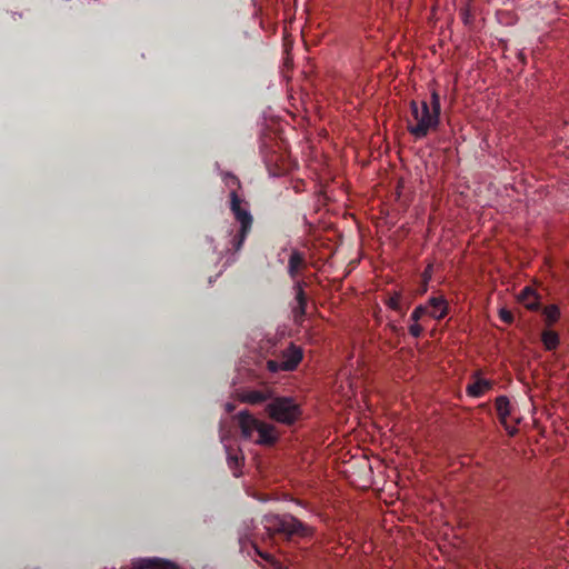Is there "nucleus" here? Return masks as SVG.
Listing matches in <instances>:
<instances>
[{
    "mask_svg": "<svg viewBox=\"0 0 569 569\" xmlns=\"http://www.w3.org/2000/svg\"><path fill=\"white\" fill-rule=\"evenodd\" d=\"M281 359L283 365V370L286 371H293L295 368L298 367L300 360H301V350L300 347L296 345H290L288 348L283 349L281 352V356L279 358Z\"/></svg>",
    "mask_w": 569,
    "mask_h": 569,
    "instance_id": "obj_7",
    "label": "nucleus"
},
{
    "mask_svg": "<svg viewBox=\"0 0 569 569\" xmlns=\"http://www.w3.org/2000/svg\"><path fill=\"white\" fill-rule=\"evenodd\" d=\"M132 569H179V567L172 561L154 557L133 560Z\"/></svg>",
    "mask_w": 569,
    "mask_h": 569,
    "instance_id": "obj_9",
    "label": "nucleus"
},
{
    "mask_svg": "<svg viewBox=\"0 0 569 569\" xmlns=\"http://www.w3.org/2000/svg\"><path fill=\"white\" fill-rule=\"evenodd\" d=\"M266 411L268 417L283 425H292L300 416L298 403L289 397L272 398L267 402Z\"/></svg>",
    "mask_w": 569,
    "mask_h": 569,
    "instance_id": "obj_5",
    "label": "nucleus"
},
{
    "mask_svg": "<svg viewBox=\"0 0 569 569\" xmlns=\"http://www.w3.org/2000/svg\"><path fill=\"white\" fill-rule=\"evenodd\" d=\"M303 264H305L303 253L298 250H293L291 256H289V261H288L289 277H291V279H296V277L298 276V271L300 270V268L303 267Z\"/></svg>",
    "mask_w": 569,
    "mask_h": 569,
    "instance_id": "obj_15",
    "label": "nucleus"
},
{
    "mask_svg": "<svg viewBox=\"0 0 569 569\" xmlns=\"http://www.w3.org/2000/svg\"><path fill=\"white\" fill-rule=\"evenodd\" d=\"M495 407H497L499 421L502 423L505 430H507L509 436H515L516 428L508 425V417L510 416L509 399L505 396H499L497 400H495Z\"/></svg>",
    "mask_w": 569,
    "mask_h": 569,
    "instance_id": "obj_8",
    "label": "nucleus"
},
{
    "mask_svg": "<svg viewBox=\"0 0 569 569\" xmlns=\"http://www.w3.org/2000/svg\"><path fill=\"white\" fill-rule=\"evenodd\" d=\"M499 318L505 323H511L513 321V315L505 308L499 309Z\"/></svg>",
    "mask_w": 569,
    "mask_h": 569,
    "instance_id": "obj_22",
    "label": "nucleus"
},
{
    "mask_svg": "<svg viewBox=\"0 0 569 569\" xmlns=\"http://www.w3.org/2000/svg\"><path fill=\"white\" fill-rule=\"evenodd\" d=\"M387 307L396 310L397 312L403 313V309L401 307V295L395 293L389 299H387Z\"/></svg>",
    "mask_w": 569,
    "mask_h": 569,
    "instance_id": "obj_19",
    "label": "nucleus"
},
{
    "mask_svg": "<svg viewBox=\"0 0 569 569\" xmlns=\"http://www.w3.org/2000/svg\"><path fill=\"white\" fill-rule=\"evenodd\" d=\"M240 548L241 552H247V556L249 557H252V555L260 557L263 561L270 563L273 569H284L281 561L273 558L272 555L258 549L256 543L249 541L248 536H240Z\"/></svg>",
    "mask_w": 569,
    "mask_h": 569,
    "instance_id": "obj_6",
    "label": "nucleus"
},
{
    "mask_svg": "<svg viewBox=\"0 0 569 569\" xmlns=\"http://www.w3.org/2000/svg\"><path fill=\"white\" fill-rule=\"evenodd\" d=\"M543 315H545L547 325H551L559 319L560 309L558 306L551 305V306L545 308Z\"/></svg>",
    "mask_w": 569,
    "mask_h": 569,
    "instance_id": "obj_18",
    "label": "nucleus"
},
{
    "mask_svg": "<svg viewBox=\"0 0 569 569\" xmlns=\"http://www.w3.org/2000/svg\"><path fill=\"white\" fill-rule=\"evenodd\" d=\"M519 301L523 302L526 308L535 309L536 307V293L530 287H525L519 295Z\"/></svg>",
    "mask_w": 569,
    "mask_h": 569,
    "instance_id": "obj_16",
    "label": "nucleus"
},
{
    "mask_svg": "<svg viewBox=\"0 0 569 569\" xmlns=\"http://www.w3.org/2000/svg\"><path fill=\"white\" fill-rule=\"evenodd\" d=\"M428 312H429V306L421 305V306L416 307V309L412 310V313H411L412 322H418V320H420L422 318V316H426V315L428 316Z\"/></svg>",
    "mask_w": 569,
    "mask_h": 569,
    "instance_id": "obj_20",
    "label": "nucleus"
},
{
    "mask_svg": "<svg viewBox=\"0 0 569 569\" xmlns=\"http://www.w3.org/2000/svg\"><path fill=\"white\" fill-rule=\"evenodd\" d=\"M492 388V383L489 380L483 378H478L472 383H469L467 387V395L472 398H479L483 396L489 389Z\"/></svg>",
    "mask_w": 569,
    "mask_h": 569,
    "instance_id": "obj_14",
    "label": "nucleus"
},
{
    "mask_svg": "<svg viewBox=\"0 0 569 569\" xmlns=\"http://www.w3.org/2000/svg\"><path fill=\"white\" fill-rule=\"evenodd\" d=\"M226 410H227V411H229V412H231V411L233 410V406H232V403L227 402V405H226Z\"/></svg>",
    "mask_w": 569,
    "mask_h": 569,
    "instance_id": "obj_25",
    "label": "nucleus"
},
{
    "mask_svg": "<svg viewBox=\"0 0 569 569\" xmlns=\"http://www.w3.org/2000/svg\"><path fill=\"white\" fill-rule=\"evenodd\" d=\"M541 341L547 350H555L556 347L559 346V335L551 330H546L543 335H541Z\"/></svg>",
    "mask_w": 569,
    "mask_h": 569,
    "instance_id": "obj_17",
    "label": "nucleus"
},
{
    "mask_svg": "<svg viewBox=\"0 0 569 569\" xmlns=\"http://www.w3.org/2000/svg\"><path fill=\"white\" fill-rule=\"evenodd\" d=\"M426 306L430 307V312H428V316L432 319L440 320L443 319V317L447 315L448 306L442 296L431 297L428 299Z\"/></svg>",
    "mask_w": 569,
    "mask_h": 569,
    "instance_id": "obj_11",
    "label": "nucleus"
},
{
    "mask_svg": "<svg viewBox=\"0 0 569 569\" xmlns=\"http://www.w3.org/2000/svg\"><path fill=\"white\" fill-rule=\"evenodd\" d=\"M409 331L412 337L418 338L422 333V327L417 322H412L409 327Z\"/></svg>",
    "mask_w": 569,
    "mask_h": 569,
    "instance_id": "obj_23",
    "label": "nucleus"
},
{
    "mask_svg": "<svg viewBox=\"0 0 569 569\" xmlns=\"http://www.w3.org/2000/svg\"><path fill=\"white\" fill-rule=\"evenodd\" d=\"M237 419L242 438L261 446H269L277 442L278 435L272 425L253 417V415L247 410L238 412Z\"/></svg>",
    "mask_w": 569,
    "mask_h": 569,
    "instance_id": "obj_3",
    "label": "nucleus"
},
{
    "mask_svg": "<svg viewBox=\"0 0 569 569\" xmlns=\"http://www.w3.org/2000/svg\"><path fill=\"white\" fill-rule=\"evenodd\" d=\"M293 290H295V302H297V306L293 307V316H295V319L298 320L303 317L305 309H306V296L303 292V282L295 281Z\"/></svg>",
    "mask_w": 569,
    "mask_h": 569,
    "instance_id": "obj_12",
    "label": "nucleus"
},
{
    "mask_svg": "<svg viewBox=\"0 0 569 569\" xmlns=\"http://www.w3.org/2000/svg\"><path fill=\"white\" fill-rule=\"evenodd\" d=\"M268 371L270 372H278V371H286L283 369L282 361L280 359H269L267 362Z\"/></svg>",
    "mask_w": 569,
    "mask_h": 569,
    "instance_id": "obj_21",
    "label": "nucleus"
},
{
    "mask_svg": "<svg viewBox=\"0 0 569 569\" xmlns=\"http://www.w3.org/2000/svg\"><path fill=\"white\" fill-rule=\"evenodd\" d=\"M411 120L407 122V130L416 139H422L429 132L437 130L439 116L441 114V99L436 90H432L430 101L411 100Z\"/></svg>",
    "mask_w": 569,
    "mask_h": 569,
    "instance_id": "obj_1",
    "label": "nucleus"
},
{
    "mask_svg": "<svg viewBox=\"0 0 569 569\" xmlns=\"http://www.w3.org/2000/svg\"><path fill=\"white\" fill-rule=\"evenodd\" d=\"M221 443L224 445L226 452H227V463H229L230 469L232 472H234V476L238 477V469L241 466V457L238 456L237 452L231 451V447L228 443V437L224 432H221L220 435Z\"/></svg>",
    "mask_w": 569,
    "mask_h": 569,
    "instance_id": "obj_13",
    "label": "nucleus"
},
{
    "mask_svg": "<svg viewBox=\"0 0 569 569\" xmlns=\"http://www.w3.org/2000/svg\"><path fill=\"white\" fill-rule=\"evenodd\" d=\"M273 397V392L270 389L261 390H246L241 393V401L250 405H258L262 402H270Z\"/></svg>",
    "mask_w": 569,
    "mask_h": 569,
    "instance_id": "obj_10",
    "label": "nucleus"
},
{
    "mask_svg": "<svg viewBox=\"0 0 569 569\" xmlns=\"http://www.w3.org/2000/svg\"><path fill=\"white\" fill-rule=\"evenodd\" d=\"M262 523L268 532H278L288 537H308L310 535L309 526L289 515H269L263 517Z\"/></svg>",
    "mask_w": 569,
    "mask_h": 569,
    "instance_id": "obj_4",
    "label": "nucleus"
},
{
    "mask_svg": "<svg viewBox=\"0 0 569 569\" xmlns=\"http://www.w3.org/2000/svg\"><path fill=\"white\" fill-rule=\"evenodd\" d=\"M462 19H463L465 23H468V21H469V12H468V10H463L462 11Z\"/></svg>",
    "mask_w": 569,
    "mask_h": 569,
    "instance_id": "obj_24",
    "label": "nucleus"
},
{
    "mask_svg": "<svg viewBox=\"0 0 569 569\" xmlns=\"http://www.w3.org/2000/svg\"><path fill=\"white\" fill-rule=\"evenodd\" d=\"M222 178H224L226 186L230 188L231 213L234 216L236 222L240 224V229H238L237 233H233L232 230L230 231L231 246L236 251H239L243 242H246L248 233L251 231L252 216L249 212L247 201L239 198L237 194V178L231 173H224Z\"/></svg>",
    "mask_w": 569,
    "mask_h": 569,
    "instance_id": "obj_2",
    "label": "nucleus"
}]
</instances>
